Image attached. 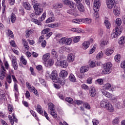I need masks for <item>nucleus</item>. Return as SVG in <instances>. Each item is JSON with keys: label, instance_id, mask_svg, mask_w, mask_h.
Listing matches in <instances>:
<instances>
[{"label": "nucleus", "instance_id": "1", "mask_svg": "<svg viewBox=\"0 0 125 125\" xmlns=\"http://www.w3.org/2000/svg\"><path fill=\"white\" fill-rule=\"evenodd\" d=\"M6 82L8 83H12V80L14 83V91L15 92L19 91L18 90V85L17 84V83L18 81L15 77V75H14V71L12 69H10L9 70L8 74L7 75L6 78Z\"/></svg>", "mask_w": 125, "mask_h": 125}, {"label": "nucleus", "instance_id": "2", "mask_svg": "<svg viewBox=\"0 0 125 125\" xmlns=\"http://www.w3.org/2000/svg\"><path fill=\"white\" fill-rule=\"evenodd\" d=\"M112 64L111 62H107L106 65L104 66V71L103 72L105 75L107 74H110L112 72Z\"/></svg>", "mask_w": 125, "mask_h": 125}, {"label": "nucleus", "instance_id": "3", "mask_svg": "<svg viewBox=\"0 0 125 125\" xmlns=\"http://www.w3.org/2000/svg\"><path fill=\"white\" fill-rule=\"evenodd\" d=\"M59 43L61 44H65L66 45H70L72 43V39L66 37H63L59 40Z\"/></svg>", "mask_w": 125, "mask_h": 125}, {"label": "nucleus", "instance_id": "4", "mask_svg": "<svg viewBox=\"0 0 125 125\" xmlns=\"http://www.w3.org/2000/svg\"><path fill=\"white\" fill-rule=\"evenodd\" d=\"M50 79H51L53 82L56 83H59V77H58V75L56 73V71L55 70L53 71L52 73L51 74Z\"/></svg>", "mask_w": 125, "mask_h": 125}, {"label": "nucleus", "instance_id": "5", "mask_svg": "<svg viewBox=\"0 0 125 125\" xmlns=\"http://www.w3.org/2000/svg\"><path fill=\"white\" fill-rule=\"evenodd\" d=\"M35 10V15H41L43 12V9L42 8V4H40L37 6H34V8Z\"/></svg>", "mask_w": 125, "mask_h": 125}, {"label": "nucleus", "instance_id": "6", "mask_svg": "<svg viewBox=\"0 0 125 125\" xmlns=\"http://www.w3.org/2000/svg\"><path fill=\"white\" fill-rule=\"evenodd\" d=\"M5 75H6V69L3 65H1L0 69V79L1 81L4 79Z\"/></svg>", "mask_w": 125, "mask_h": 125}, {"label": "nucleus", "instance_id": "7", "mask_svg": "<svg viewBox=\"0 0 125 125\" xmlns=\"http://www.w3.org/2000/svg\"><path fill=\"white\" fill-rule=\"evenodd\" d=\"M101 92L103 95L105 96V97H107V98L115 99V98H114V95L110 93L109 92L105 90H102Z\"/></svg>", "mask_w": 125, "mask_h": 125}, {"label": "nucleus", "instance_id": "8", "mask_svg": "<svg viewBox=\"0 0 125 125\" xmlns=\"http://www.w3.org/2000/svg\"><path fill=\"white\" fill-rule=\"evenodd\" d=\"M101 6V2L100 0H94L93 8L94 10H98Z\"/></svg>", "mask_w": 125, "mask_h": 125}, {"label": "nucleus", "instance_id": "9", "mask_svg": "<svg viewBox=\"0 0 125 125\" xmlns=\"http://www.w3.org/2000/svg\"><path fill=\"white\" fill-rule=\"evenodd\" d=\"M106 5L108 9H112L115 5V0H106Z\"/></svg>", "mask_w": 125, "mask_h": 125}, {"label": "nucleus", "instance_id": "10", "mask_svg": "<svg viewBox=\"0 0 125 125\" xmlns=\"http://www.w3.org/2000/svg\"><path fill=\"white\" fill-rule=\"evenodd\" d=\"M115 51V48L114 47L108 48L105 50V54L107 56H109V55H112Z\"/></svg>", "mask_w": 125, "mask_h": 125}, {"label": "nucleus", "instance_id": "11", "mask_svg": "<svg viewBox=\"0 0 125 125\" xmlns=\"http://www.w3.org/2000/svg\"><path fill=\"white\" fill-rule=\"evenodd\" d=\"M110 103L107 100H103L100 103V106L103 109H105Z\"/></svg>", "mask_w": 125, "mask_h": 125}, {"label": "nucleus", "instance_id": "12", "mask_svg": "<svg viewBox=\"0 0 125 125\" xmlns=\"http://www.w3.org/2000/svg\"><path fill=\"white\" fill-rule=\"evenodd\" d=\"M121 13V9L118 6H115L113 8V14L115 16H119Z\"/></svg>", "mask_w": 125, "mask_h": 125}, {"label": "nucleus", "instance_id": "13", "mask_svg": "<svg viewBox=\"0 0 125 125\" xmlns=\"http://www.w3.org/2000/svg\"><path fill=\"white\" fill-rule=\"evenodd\" d=\"M35 109L40 115H42L43 113V110L42 108V106L40 104H37L35 105Z\"/></svg>", "mask_w": 125, "mask_h": 125}, {"label": "nucleus", "instance_id": "14", "mask_svg": "<svg viewBox=\"0 0 125 125\" xmlns=\"http://www.w3.org/2000/svg\"><path fill=\"white\" fill-rule=\"evenodd\" d=\"M54 64V61L53 60L50 59L48 61H46L44 62V65L45 67H50Z\"/></svg>", "mask_w": 125, "mask_h": 125}, {"label": "nucleus", "instance_id": "15", "mask_svg": "<svg viewBox=\"0 0 125 125\" xmlns=\"http://www.w3.org/2000/svg\"><path fill=\"white\" fill-rule=\"evenodd\" d=\"M12 66H13L14 70H15V71H16V70H17V69H18V64H17V61H16V58L14 57L12 59Z\"/></svg>", "mask_w": 125, "mask_h": 125}, {"label": "nucleus", "instance_id": "16", "mask_svg": "<svg viewBox=\"0 0 125 125\" xmlns=\"http://www.w3.org/2000/svg\"><path fill=\"white\" fill-rule=\"evenodd\" d=\"M59 63L60 64V66H61L62 68H66V67H68V64L66 60L60 61L59 62Z\"/></svg>", "mask_w": 125, "mask_h": 125}, {"label": "nucleus", "instance_id": "17", "mask_svg": "<svg viewBox=\"0 0 125 125\" xmlns=\"http://www.w3.org/2000/svg\"><path fill=\"white\" fill-rule=\"evenodd\" d=\"M67 60L68 62L72 63L75 60V55L74 54H69L67 56Z\"/></svg>", "mask_w": 125, "mask_h": 125}, {"label": "nucleus", "instance_id": "18", "mask_svg": "<svg viewBox=\"0 0 125 125\" xmlns=\"http://www.w3.org/2000/svg\"><path fill=\"white\" fill-rule=\"evenodd\" d=\"M89 93L91 97H94L96 95V89L94 87H91L89 90Z\"/></svg>", "mask_w": 125, "mask_h": 125}, {"label": "nucleus", "instance_id": "19", "mask_svg": "<svg viewBox=\"0 0 125 125\" xmlns=\"http://www.w3.org/2000/svg\"><path fill=\"white\" fill-rule=\"evenodd\" d=\"M105 109V110H107L108 112H110V113H113V112L115 111L114 106H113V105H112L110 103L107 104V106Z\"/></svg>", "mask_w": 125, "mask_h": 125}, {"label": "nucleus", "instance_id": "20", "mask_svg": "<svg viewBox=\"0 0 125 125\" xmlns=\"http://www.w3.org/2000/svg\"><path fill=\"white\" fill-rule=\"evenodd\" d=\"M77 8L80 12H84V7L81 3H79L77 4Z\"/></svg>", "mask_w": 125, "mask_h": 125}, {"label": "nucleus", "instance_id": "21", "mask_svg": "<svg viewBox=\"0 0 125 125\" xmlns=\"http://www.w3.org/2000/svg\"><path fill=\"white\" fill-rule=\"evenodd\" d=\"M8 118L9 120H10V122L12 125H13V124H14V122H16V123H17L18 122L17 119L15 118V115H14V114H13V118L14 119V120L12 119V117L11 115H9Z\"/></svg>", "mask_w": 125, "mask_h": 125}, {"label": "nucleus", "instance_id": "22", "mask_svg": "<svg viewBox=\"0 0 125 125\" xmlns=\"http://www.w3.org/2000/svg\"><path fill=\"white\" fill-rule=\"evenodd\" d=\"M108 43H109V42L108 41V40L104 39H103L101 41L100 45L102 47L104 48L105 47V46L107 45V44Z\"/></svg>", "mask_w": 125, "mask_h": 125}, {"label": "nucleus", "instance_id": "23", "mask_svg": "<svg viewBox=\"0 0 125 125\" xmlns=\"http://www.w3.org/2000/svg\"><path fill=\"white\" fill-rule=\"evenodd\" d=\"M89 69L88 66H83L80 68V73L82 74H84L85 72H87Z\"/></svg>", "mask_w": 125, "mask_h": 125}, {"label": "nucleus", "instance_id": "24", "mask_svg": "<svg viewBox=\"0 0 125 125\" xmlns=\"http://www.w3.org/2000/svg\"><path fill=\"white\" fill-rule=\"evenodd\" d=\"M51 55L53 58H58V53L54 49H52L51 51Z\"/></svg>", "mask_w": 125, "mask_h": 125}, {"label": "nucleus", "instance_id": "25", "mask_svg": "<svg viewBox=\"0 0 125 125\" xmlns=\"http://www.w3.org/2000/svg\"><path fill=\"white\" fill-rule=\"evenodd\" d=\"M68 13H69V14L73 15L75 17H77V16H78V11L77 10V9H75L74 10H70L68 11Z\"/></svg>", "mask_w": 125, "mask_h": 125}, {"label": "nucleus", "instance_id": "26", "mask_svg": "<svg viewBox=\"0 0 125 125\" xmlns=\"http://www.w3.org/2000/svg\"><path fill=\"white\" fill-rule=\"evenodd\" d=\"M50 58V53H47L42 56V60L45 62Z\"/></svg>", "mask_w": 125, "mask_h": 125}, {"label": "nucleus", "instance_id": "27", "mask_svg": "<svg viewBox=\"0 0 125 125\" xmlns=\"http://www.w3.org/2000/svg\"><path fill=\"white\" fill-rule=\"evenodd\" d=\"M90 43L88 41H85L82 44L83 48V49H87L89 47Z\"/></svg>", "mask_w": 125, "mask_h": 125}, {"label": "nucleus", "instance_id": "28", "mask_svg": "<svg viewBox=\"0 0 125 125\" xmlns=\"http://www.w3.org/2000/svg\"><path fill=\"white\" fill-rule=\"evenodd\" d=\"M23 6L27 10H30V9H31V5L28 3V2H23Z\"/></svg>", "mask_w": 125, "mask_h": 125}, {"label": "nucleus", "instance_id": "29", "mask_svg": "<svg viewBox=\"0 0 125 125\" xmlns=\"http://www.w3.org/2000/svg\"><path fill=\"white\" fill-rule=\"evenodd\" d=\"M48 108L50 111H54L55 110V106L53 104L51 103H49L48 104Z\"/></svg>", "mask_w": 125, "mask_h": 125}, {"label": "nucleus", "instance_id": "30", "mask_svg": "<svg viewBox=\"0 0 125 125\" xmlns=\"http://www.w3.org/2000/svg\"><path fill=\"white\" fill-rule=\"evenodd\" d=\"M60 76L62 78H65L68 76V72L65 70H62L60 73Z\"/></svg>", "mask_w": 125, "mask_h": 125}, {"label": "nucleus", "instance_id": "31", "mask_svg": "<svg viewBox=\"0 0 125 125\" xmlns=\"http://www.w3.org/2000/svg\"><path fill=\"white\" fill-rule=\"evenodd\" d=\"M111 87H112V85L110 83H106L104 85V89L105 90H110Z\"/></svg>", "mask_w": 125, "mask_h": 125}, {"label": "nucleus", "instance_id": "32", "mask_svg": "<svg viewBox=\"0 0 125 125\" xmlns=\"http://www.w3.org/2000/svg\"><path fill=\"white\" fill-rule=\"evenodd\" d=\"M22 44L24 45L25 48L27 50L29 49V48H30V47H29V46L28 45V42H27V41L23 39L22 40Z\"/></svg>", "mask_w": 125, "mask_h": 125}, {"label": "nucleus", "instance_id": "33", "mask_svg": "<svg viewBox=\"0 0 125 125\" xmlns=\"http://www.w3.org/2000/svg\"><path fill=\"white\" fill-rule=\"evenodd\" d=\"M55 21V18L54 17H50L46 20V23H51Z\"/></svg>", "mask_w": 125, "mask_h": 125}, {"label": "nucleus", "instance_id": "34", "mask_svg": "<svg viewBox=\"0 0 125 125\" xmlns=\"http://www.w3.org/2000/svg\"><path fill=\"white\" fill-rule=\"evenodd\" d=\"M118 43L120 44H124L125 43V37L123 36L119 38Z\"/></svg>", "mask_w": 125, "mask_h": 125}, {"label": "nucleus", "instance_id": "35", "mask_svg": "<svg viewBox=\"0 0 125 125\" xmlns=\"http://www.w3.org/2000/svg\"><path fill=\"white\" fill-rule=\"evenodd\" d=\"M104 23L107 29H110L111 28V23L108 20H105Z\"/></svg>", "mask_w": 125, "mask_h": 125}, {"label": "nucleus", "instance_id": "36", "mask_svg": "<svg viewBox=\"0 0 125 125\" xmlns=\"http://www.w3.org/2000/svg\"><path fill=\"white\" fill-rule=\"evenodd\" d=\"M53 7L55 9H57V8H61L63 7V5L61 3H55L53 5Z\"/></svg>", "mask_w": 125, "mask_h": 125}, {"label": "nucleus", "instance_id": "37", "mask_svg": "<svg viewBox=\"0 0 125 125\" xmlns=\"http://www.w3.org/2000/svg\"><path fill=\"white\" fill-rule=\"evenodd\" d=\"M32 22H33V23H35V24H37V25H39V26H42V22L39 21V20L35 19H32L31 20Z\"/></svg>", "mask_w": 125, "mask_h": 125}, {"label": "nucleus", "instance_id": "38", "mask_svg": "<svg viewBox=\"0 0 125 125\" xmlns=\"http://www.w3.org/2000/svg\"><path fill=\"white\" fill-rule=\"evenodd\" d=\"M39 81L40 83L42 84L43 86H44L45 87H47V84L46 83V82L44 79L40 78L39 79Z\"/></svg>", "mask_w": 125, "mask_h": 125}, {"label": "nucleus", "instance_id": "39", "mask_svg": "<svg viewBox=\"0 0 125 125\" xmlns=\"http://www.w3.org/2000/svg\"><path fill=\"white\" fill-rule=\"evenodd\" d=\"M82 21L83 20L80 19H75L72 20V23H75L76 24H81L82 23Z\"/></svg>", "mask_w": 125, "mask_h": 125}, {"label": "nucleus", "instance_id": "40", "mask_svg": "<svg viewBox=\"0 0 125 125\" xmlns=\"http://www.w3.org/2000/svg\"><path fill=\"white\" fill-rule=\"evenodd\" d=\"M34 33V30H27L26 31V35H25V37L26 38H29V37H30V35H31L32 33Z\"/></svg>", "mask_w": 125, "mask_h": 125}, {"label": "nucleus", "instance_id": "41", "mask_svg": "<svg viewBox=\"0 0 125 125\" xmlns=\"http://www.w3.org/2000/svg\"><path fill=\"white\" fill-rule=\"evenodd\" d=\"M119 123H120V118H119V117H116L112 121V124L114 125H117Z\"/></svg>", "mask_w": 125, "mask_h": 125}, {"label": "nucleus", "instance_id": "42", "mask_svg": "<svg viewBox=\"0 0 125 125\" xmlns=\"http://www.w3.org/2000/svg\"><path fill=\"white\" fill-rule=\"evenodd\" d=\"M71 31L75 32L76 33H83L81 28H72Z\"/></svg>", "mask_w": 125, "mask_h": 125}, {"label": "nucleus", "instance_id": "43", "mask_svg": "<svg viewBox=\"0 0 125 125\" xmlns=\"http://www.w3.org/2000/svg\"><path fill=\"white\" fill-rule=\"evenodd\" d=\"M114 59L116 62H121V55L120 54L116 55L114 57Z\"/></svg>", "mask_w": 125, "mask_h": 125}, {"label": "nucleus", "instance_id": "44", "mask_svg": "<svg viewBox=\"0 0 125 125\" xmlns=\"http://www.w3.org/2000/svg\"><path fill=\"white\" fill-rule=\"evenodd\" d=\"M2 5L3 7L2 11V17L4 18L5 17V14H4V11H5V5L4 3H3V1H2Z\"/></svg>", "mask_w": 125, "mask_h": 125}, {"label": "nucleus", "instance_id": "45", "mask_svg": "<svg viewBox=\"0 0 125 125\" xmlns=\"http://www.w3.org/2000/svg\"><path fill=\"white\" fill-rule=\"evenodd\" d=\"M16 20V16L13 13H12L11 15V21L12 23H15V21Z\"/></svg>", "mask_w": 125, "mask_h": 125}, {"label": "nucleus", "instance_id": "46", "mask_svg": "<svg viewBox=\"0 0 125 125\" xmlns=\"http://www.w3.org/2000/svg\"><path fill=\"white\" fill-rule=\"evenodd\" d=\"M30 112L31 115H32L33 117L35 118V119L37 121H39V117H38V116H37L36 112L34 111H33V110H30Z\"/></svg>", "mask_w": 125, "mask_h": 125}, {"label": "nucleus", "instance_id": "47", "mask_svg": "<svg viewBox=\"0 0 125 125\" xmlns=\"http://www.w3.org/2000/svg\"><path fill=\"white\" fill-rule=\"evenodd\" d=\"M113 31L114 33L117 34L118 36H120V35L122 34V31H121V30H120L118 27H115Z\"/></svg>", "mask_w": 125, "mask_h": 125}, {"label": "nucleus", "instance_id": "48", "mask_svg": "<svg viewBox=\"0 0 125 125\" xmlns=\"http://www.w3.org/2000/svg\"><path fill=\"white\" fill-rule=\"evenodd\" d=\"M80 40H81V37L76 36L75 37H73V42H74L75 43H77V42H80Z\"/></svg>", "mask_w": 125, "mask_h": 125}, {"label": "nucleus", "instance_id": "49", "mask_svg": "<svg viewBox=\"0 0 125 125\" xmlns=\"http://www.w3.org/2000/svg\"><path fill=\"white\" fill-rule=\"evenodd\" d=\"M65 101H66V102L69 103V104H73V103H74V101L73 100V99H72V98L67 97L66 98H65Z\"/></svg>", "mask_w": 125, "mask_h": 125}, {"label": "nucleus", "instance_id": "50", "mask_svg": "<svg viewBox=\"0 0 125 125\" xmlns=\"http://www.w3.org/2000/svg\"><path fill=\"white\" fill-rule=\"evenodd\" d=\"M31 3L32 5H33V8H35V6H39V5H41L40 3H38V1L33 0L31 1Z\"/></svg>", "mask_w": 125, "mask_h": 125}, {"label": "nucleus", "instance_id": "51", "mask_svg": "<svg viewBox=\"0 0 125 125\" xmlns=\"http://www.w3.org/2000/svg\"><path fill=\"white\" fill-rule=\"evenodd\" d=\"M69 79L71 82H73V83H75L76 82V77L73 74H70Z\"/></svg>", "mask_w": 125, "mask_h": 125}, {"label": "nucleus", "instance_id": "52", "mask_svg": "<svg viewBox=\"0 0 125 125\" xmlns=\"http://www.w3.org/2000/svg\"><path fill=\"white\" fill-rule=\"evenodd\" d=\"M115 22L118 26H121V25H122V19L120 18L116 19L115 21Z\"/></svg>", "mask_w": 125, "mask_h": 125}, {"label": "nucleus", "instance_id": "53", "mask_svg": "<svg viewBox=\"0 0 125 125\" xmlns=\"http://www.w3.org/2000/svg\"><path fill=\"white\" fill-rule=\"evenodd\" d=\"M83 106L85 109H87L88 110H89L90 109V105L88 103H84L83 104Z\"/></svg>", "mask_w": 125, "mask_h": 125}, {"label": "nucleus", "instance_id": "54", "mask_svg": "<svg viewBox=\"0 0 125 125\" xmlns=\"http://www.w3.org/2000/svg\"><path fill=\"white\" fill-rule=\"evenodd\" d=\"M97 64V63L96 62H91L89 64V66L91 67V68H94V67L96 66V65Z\"/></svg>", "mask_w": 125, "mask_h": 125}, {"label": "nucleus", "instance_id": "55", "mask_svg": "<svg viewBox=\"0 0 125 125\" xmlns=\"http://www.w3.org/2000/svg\"><path fill=\"white\" fill-rule=\"evenodd\" d=\"M47 27H49V28H56V27H58V25L56 23H50L47 25Z\"/></svg>", "mask_w": 125, "mask_h": 125}, {"label": "nucleus", "instance_id": "56", "mask_svg": "<svg viewBox=\"0 0 125 125\" xmlns=\"http://www.w3.org/2000/svg\"><path fill=\"white\" fill-rule=\"evenodd\" d=\"M98 10H94L95 12L93 13V16L96 19V20H97L98 18H99V16L98 15V12H97Z\"/></svg>", "mask_w": 125, "mask_h": 125}, {"label": "nucleus", "instance_id": "57", "mask_svg": "<svg viewBox=\"0 0 125 125\" xmlns=\"http://www.w3.org/2000/svg\"><path fill=\"white\" fill-rule=\"evenodd\" d=\"M103 57V53L102 52H100L96 56V59L98 60L100 59Z\"/></svg>", "mask_w": 125, "mask_h": 125}, {"label": "nucleus", "instance_id": "58", "mask_svg": "<svg viewBox=\"0 0 125 125\" xmlns=\"http://www.w3.org/2000/svg\"><path fill=\"white\" fill-rule=\"evenodd\" d=\"M68 6L70 8H76V4L72 1H70V3H69Z\"/></svg>", "mask_w": 125, "mask_h": 125}, {"label": "nucleus", "instance_id": "59", "mask_svg": "<svg viewBox=\"0 0 125 125\" xmlns=\"http://www.w3.org/2000/svg\"><path fill=\"white\" fill-rule=\"evenodd\" d=\"M118 34L115 33V32H114V30H113V32L111 33V37L112 38V39H116V38H118V37H119Z\"/></svg>", "mask_w": 125, "mask_h": 125}, {"label": "nucleus", "instance_id": "60", "mask_svg": "<svg viewBox=\"0 0 125 125\" xmlns=\"http://www.w3.org/2000/svg\"><path fill=\"white\" fill-rule=\"evenodd\" d=\"M21 61L23 64V65H26L27 64V60H26L23 56L21 58Z\"/></svg>", "mask_w": 125, "mask_h": 125}, {"label": "nucleus", "instance_id": "61", "mask_svg": "<svg viewBox=\"0 0 125 125\" xmlns=\"http://www.w3.org/2000/svg\"><path fill=\"white\" fill-rule=\"evenodd\" d=\"M84 22L86 23V24H90V23L92 22V20L88 18H86L84 19Z\"/></svg>", "mask_w": 125, "mask_h": 125}, {"label": "nucleus", "instance_id": "62", "mask_svg": "<svg viewBox=\"0 0 125 125\" xmlns=\"http://www.w3.org/2000/svg\"><path fill=\"white\" fill-rule=\"evenodd\" d=\"M81 87L82 88L84 89L85 90H88V89H89V87H88V86H87V85L85 84H82L81 85Z\"/></svg>", "mask_w": 125, "mask_h": 125}, {"label": "nucleus", "instance_id": "63", "mask_svg": "<svg viewBox=\"0 0 125 125\" xmlns=\"http://www.w3.org/2000/svg\"><path fill=\"white\" fill-rule=\"evenodd\" d=\"M65 79L60 80V79L59 78V83H60V84H61V85H64V84H65Z\"/></svg>", "mask_w": 125, "mask_h": 125}, {"label": "nucleus", "instance_id": "64", "mask_svg": "<svg viewBox=\"0 0 125 125\" xmlns=\"http://www.w3.org/2000/svg\"><path fill=\"white\" fill-rule=\"evenodd\" d=\"M50 115H51V116H52V117L53 118H54L55 119H56V118H57V113L55 112H53L52 111H50Z\"/></svg>", "mask_w": 125, "mask_h": 125}]
</instances>
